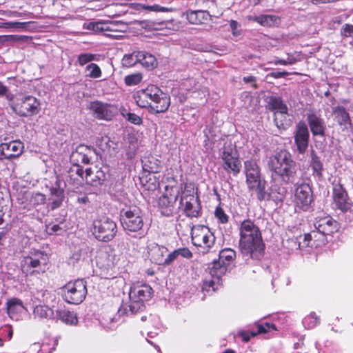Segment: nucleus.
Returning <instances> with one entry per match:
<instances>
[{"mask_svg": "<svg viewBox=\"0 0 353 353\" xmlns=\"http://www.w3.org/2000/svg\"><path fill=\"white\" fill-rule=\"evenodd\" d=\"M181 256L185 259H190L192 256V253L187 248H182L175 250L167 256V263L171 264L174 260Z\"/></svg>", "mask_w": 353, "mask_h": 353, "instance_id": "72a5a7b5", "label": "nucleus"}, {"mask_svg": "<svg viewBox=\"0 0 353 353\" xmlns=\"http://www.w3.org/2000/svg\"><path fill=\"white\" fill-rule=\"evenodd\" d=\"M243 80L245 83H249L254 82L255 78L253 76H248L243 77Z\"/></svg>", "mask_w": 353, "mask_h": 353, "instance_id": "6e6d98bb", "label": "nucleus"}, {"mask_svg": "<svg viewBox=\"0 0 353 353\" xmlns=\"http://www.w3.org/2000/svg\"><path fill=\"white\" fill-rule=\"evenodd\" d=\"M191 237L192 243L208 252L215 243V236L210 228L205 225H197L192 228Z\"/></svg>", "mask_w": 353, "mask_h": 353, "instance_id": "1a4fd4ad", "label": "nucleus"}, {"mask_svg": "<svg viewBox=\"0 0 353 353\" xmlns=\"http://www.w3.org/2000/svg\"><path fill=\"white\" fill-rule=\"evenodd\" d=\"M149 168H150V172H157L158 169H159V163H157L155 165L151 166Z\"/></svg>", "mask_w": 353, "mask_h": 353, "instance_id": "e2e57ef3", "label": "nucleus"}, {"mask_svg": "<svg viewBox=\"0 0 353 353\" xmlns=\"http://www.w3.org/2000/svg\"><path fill=\"white\" fill-rule=\"evenodd\" d=\"M152 289L147 284H134L130 290V310L137 313L144 308L143 303L148 301L152 296Z\"/></svg>", "mask_w": 353, "mask_h": 353, "instance_id": "0eeeda50", "label": "nucleus"}, {"mask_svg": "<svg viewBox=\"0 0 353 353\" xmlns=\"http://www.w3.org/2000/svg\"><path fill=\"white\" fill-rule=\"evenodd\" d=\"M248 19L255 21L265 27H272L281 23V18L273 14H261L259 16H249Z\"/></svg>", "mask_w": 353, "mask_h": 353, "instance_id": "cd10ccee", "label": "nucleus"}, {"mask_svg": "<svg viewBox=\"0 0 353 353\" xmlns=\"http://www.w3.org/2000/svg\"><path fill=\"white\" fill-rule=\"evenodd\" d=\"M92 54H81L79 56L78 61L81 65H83L94 59Z\"/></svg>", "mask_w": 353, "mask_h": 353, "instance_id": "09e8293b", "label": "nucleus"}, {"mask_svg": "<svg viewBox=\"0 0 353 353\" xmlns=\"http://www.w3.org/2000/svg\"><path fill=\"white\" fill-rule=\"evenodd\" d=\"M221 159L223 161V168L228 173H232L233 175L236 176L240 172L241 163L234 145L230 144L223 147Z\"/></svg>", "mask_w": 353, "mask_h": 353, "instance_id": "ddd939ff", "label": "nucleus"}, {"mask_svg": "<svg viewBox=\"0 0 353 353\" xmlns=\"http://www.w3.org/2000/svg\"><path fill=\"white\" fill-rule=\"evenodd\" d=\"M341 35L342 37L353 38V25L345 23L341 28Z\"/></svg>", "mask_w": 353, "mask_h": 353, "instance_id": "49530a36", "label": "nucleus"}, {"mask_svg": "<svg viewBox=\"0 0 353 353\" xmlns=\"http://www.w3.org/2000/svg\"><path fill=\"white\" fill-rule=\"evenodd\" d=\"M34 315L40 319H51L53 317V311L46 305H37L34 309Z\"/></svg>", "mask_w": 353, "mask_h": 353, "instance_id": "4c0bfd02", "label": "nucleus"}, {"mask_svg": "<svg viewBox=\"0 0 353 353\" xmlns=\"http://www.w3.org/2000/svg\"><path fill=\"white\" fill-rule=\"evenodd\" d=\"M270 169L281 177L286 183L294 181L296 174V165L291 154L286 150H281L272 156L268 163Z\"/></svg>", "mask_w": 353, "mask_h": 353, "instance_id": "7ed1b4c3", "label": "nucleus"}, {"mask_svg": "<svg viewBox=\"0 0 353 353\" xmlns=\"http://www.w3.org/2000/svg\"><path fill=\"white\" fill-rule=\"evenodd\" d=\"M4 223V213L2 209L0 208V226H1Z\"/></svg>", "mask_w": 353, "mask_h": 353, "instance_id": "052dcab7", "label": "nucleus"}, {"mask_svg": "<svg viewBox=\"0 0 353 353\" xmlns=\"http://www.w3.org/2000/svg\"><path fill=\"white\" fill-rule=\"evenodd\" d=\"M8 92V88L1 82H0V96L5 95Z\"/></svg>", "mask_w": 353, "mask_h": 353, "instance_id": "5fc2aeb1", "label": "nucleus"}, {"mask_svg": "<svg viewBox=\"0 0 353 353\" xmlns=\"http://www.w3.org/2000/svg\"><path fill=\"white\" fill-rule=\"evenodd\" d=\"M121 223L123 228L130 232H137L143 226L141 210L136 206L123 209L121 212Z\"/></svg>", "mask_w": 353, "mask_h": 353, "instance_id": "f8f14e48", "label": "nucleus"}, {"mask_svg": "<svg viewBox=\"0 0 353 353\" xmlns=\"http://www.w3.org/2000/svg\"><path fill=\"white\" fill-rule=\"evenodd\" d=\"M180 206L187 216L196 217L201 210V205L198 197L195 196L191 190L185 188L181 197Z\"/></svg>", "mask_w": 353, "mask_h": 353, "instance_id": "f3484780", "label": "nucleus"}, {"mask_svg": "<svg viewBox=\"0 0 353 353\" xmlns=\"http://www.w3.org/2000/svg\"><path fill=\"white\" fill-rule=\"evenodd\" d=\"M6 139H7V137L1 134V132L0 131V141L6 140Z\"/></svg>", "mask_w": 353, "mask_h": 353, "instance_id": "338daca9", "label": "nucleus"}, {"mask_svg": "<svg viewBox=\"0 0 353 353\" xmlns=\"http://www.w3.org/2000/svg\"><path fill=\"white\" fill-rule=\"evenodd\" d=\"M239 248L244 257L259 260L263 255L264 244L259 228L250 219L239 227Z\"/></svg>", "mask_w": 353, "mask_h": 353, "instance_id": "f257e3e1", "label": "nucleus"}, {"mask_svg": "<svg viewBox=\"0 0 353 353\" xmlns=\"http://www.w3.org/2000/svg\"><path fill=\"white\" fill-rule=\"evenodd\" d=\"M294 203L296 208L307 210L313 201L312 189L306 183H297L295 185Z\"/></svg>", "mask_w": 353, "mask_h": 353, "instance_id": "2eb2a0df", "label": "nucleus"}, {"mask_svg": "<svg viewBox=\"0 0 353 353\" xmlns=\"http://www.w3.org/2000/svg\"><path fill=\"white\" fill-rule=\"evenodd\" d=\"M23 144L21 141H12L0 144V159H12L19 157L23 152Z\"/></svg>", "mask_w": 353, "mask_h": 353, "instance_id": "aec40b11", "label": "nucleus"}, {"mask_svg": "<svg viewBox=\"0 0 353 353\" xmlns=\"http://www.w3.org/2000/svg\"><path fill=\"white\" fill-rule=\"evenodd\" d=\"M288 72H285V71H283V72H273L271 73V76L274 78H276V79H278V78H281V77H284L287 75H288Z\"/></svg>", "mask_w": 353, "mask_h": 353, "instance_id": "864d4df0", "label": "nucleus"}, {"mask_svg": "<svg viewBox=\"0 0 353 353\" xmlns=\"http://www.w3.org/2000/svg\"><path fill=\"white\" fill-rule=\"evenodd\" d=\"M276 64H281V65H288L286 59H279L275 62Z\"/></svg>", "mask_w": 353, "mask_h": 353, "instance_id": "69168bd1", "label": "nucleus"}, {"mask_svg": "<svg viewBox=\"0 0 353 353\" xmlns=\"http://www.w3.org/2000/svg\"><path fill=\"white\" fill-rule=\"evenodd\" d=\"M270 327H272V329H275L274 325H270L268 323H266L264 325H260L258 327V332L259 333H266L270 330Z\"/></svg>", "mask_w": 353, "mask_h": 353, "instance_id": "603ef678", "label": "nucleus"}, {"mask_svg": "<svg viewBox=\"0 0 353 353\" xmlns=\"http://www.w3.org/2000/svg\"><path fill=\"white\" fill-rule=\"evenodd\" d=\"M309 126L313 135L324 136L325 125L322 118L314 113L307 115Z\"/></svg>", "mask_w": 353, "mask_h": 353, "instance_id": "393cba45", "label": "nucleus"}, {"mask_svg": "<svg viewBox=\"0 0 353 353\" xmlns=\"http://www.w3.org/2000/svg\"><path fill=\"white\" fill-rule=\"evenodd\" d=\"M46 200V196L41 193H34L31 195L30 203L32 205H39L43 204Z\"/></svg>", "mask_w": 353, "mask_h": 353, "instance_id": "c03bdc74", "label": "nucleus"}, {"mask_svg": "<svg viewBox=\"0 0 353 353\" xmlns=\"http://www.w3.org/2000/svg\"><path fill=\"white\" fill-rule=\"evenodd\" d=\"M168 253V249L164 247L159 245L155 243H150L148 245V257L152 263L158 265H169L170 263H167V257H165Z\"/></svg>", "mask_w": 353, "mask_h": 353, "instance_id": "412c9836", "label": "nucleus"}, {"mask_svg": "<svg viewBox=\"0 0 353 353\" xmlns=\"http://www.w3.org/2000/svg\"><path fill=\"white\" fill-rule=\"evenodd\" d=\"M230 28L232 30H235L238 26V22L234 20H232L230 23Z\"/></svg>", "mask_w": 353, "mask_h": 353, "instance_id": "13d9d810", "label": "nucleus"}, {"mask_svg": "<svg viewBox=\"0 0 353 353\" xmlns=\"http://www.w3.org/2000/svg\"><path fill=\"white\" fill-rule=\"evenodd\" d=\"M143 79L142 74L140 72L134 73L132 74L127 75L125 77V83L127 85L131 86V85H135L139 83Z\"/></svg>", "mask_w": 353, "mask_h": 353, "instance_id": "a19ab883", "label": "nucleus"}, {"mask_svg": "<svg viewBox=\"0 0 353 353\" xmlns=\"http://www.w3.org/2000/svg\"><path fill=\"white\" fill-rule=\"evenodd\" d=\"M333 114L334 120L339 125L342 126L343 129H350L352 127L351 119L349 113L343 107L337 106L333 108Z\"/></svg>", "mask_w": 353, "mask_h": 353, "instance_id": "bb28decb", "label": "nucleus"}, {"mask_svg": "<svg viewBox=\"0 0 353 353\" xmlns=\"http://www.w3.org/2000/svg\"><path fill=\"white\" fill-rule=\"evenodd\" d=\"M140 25L143 27V28H150V25H149V23L148 21H141L140 22Z\"/></svg>", "mask_w": 353, "mask_h": 353, "instance_id": "0e129e2a", "label": "nucleus"}, {"mask_svg": "<svg viewBox=\"0 0 353 353\" xmlns=\"http://www.w3.org/2000/svg\"><path fill=\"white\" fill-rule=\"evenodd\" d=\"M286 61H287L288 65H292V64L295 63L297 61V60L293 57H288L286 59Z\"/></svg>", "mask_w": 353, "mask_h": 353, "instance_id": "bf43d9fd", "label": "nucleus"}, {"mask_svg": "<svg viewBox=\"0 0 353 353\" xmlns=\"http://www.w3.org/2000/svg\"><path fill=\"white\" fill-rule=\"evenodd\" d=\"M77 201L80 203H86L88 201V198L87 196L78 197Z\"/></svg>", "mask_w": 353, "mask_h": 353, "instance_id": "4d7b16f0", "label": "nucleus"}, {"mask_svg": "<svg viewBox=\"0 0 353 353\" xmlns=\"http://www.w3.org/2000/svg\"><path fill=\"white\" fill-rule=\"evenodd\" d=\"M86 71L88 72L87 76L97 79L101 76V70L96 63H90L86 67Z\"/></svg>", "mask_w": 353, "mask_h": 353, "instance_id": "79ce46f5", "label": "nucleus"}, {"mask_svg": "<svg viewBox=\"0 0 353 353\" xmlns=\"http://www.w3.org/2000/svg\"><path fill=\"white\" fill-rule=\"evenodd\" d=\"M150 104V112H165L170 105V97L158 87L150 85L146 88Z\"/></svg>", "mask_w": 353, "mask_h": 353, "instance_id": "6e6552de", "label": "nucleus"}, {"mask_svg": "<svg viewBox=\"0 0 353 353\" xmlns=\"http://www.w3.org/2000/svg\"><path fill=\"white\" fill-rule=\"evenodd\" d=\"M91 231L97 240L109 242L115 237L117 226L111 219L107 216H99L93 221Z\"/></svg>", "mask_w": 353, "mask_h": 353, "instance_id": "423d86ee", "label": "nucleus"}, {"mask_svg": "<svg viewBox=\"0 0 353 353\" xmlns=\"http://www.w3.org/2000/svg\"><path fill=\"white\" fill-rule=\"evenodd\" d=\"M63 189L60 187L58 181L56 182L55 186L50 188V195L48 199V205L52 210H54L61 205L64 199Z\"/></svg>", "mask_w": 353, "mask_h": 353, "instance_id": "a878e982", "label": "nucleus"}, {"mask_svg": "<svg viewBox=\"0 0 353 353\" xmlns=\"http://www.w3.org/2000/svg\"><path fill=\"white\" fill-rule=\"evenodd\" d=\"M241 336L243 337V340L245 341V342H248L250 339V336H249L247 333L245 332H242L241 333Z\"/></svg>", "mask_w": 353, "mask_h": 353, "instance_id": "680f3d73", "label": "nucleus"}, {"mask_svg": "<svg viewBox=\"0 0 353 353\" xmlns=\"http://www.w3.org/2000/svg\"><path fill=\"white\" fill-rule=\"evenodd\" d=\"M6 305L9 316L15 320L18 319L19 314L25 309L22 301L17 298L9 299L6 303Z\"/></svg>", "mask_w": 353, "mask_h": 353, "instance_id": "c85d7f7f", "label": "nucleus"}, {"mask_svg": "<svg viewBox=\"0 0 353 353\" xmlns=\"http://www.w3.org/2000/svg\"><path fill=\"white\" fill-rule=\"evenodd\" d=\"M270 110L274 112H280L281 111H288L286 105L283 102L281 98L271 97L268 101Z\"/></svg>", "mask_w": 353, "mask_h": 353, "instance_id": "e433bc0d", "label": "nucleus"}, {"mask_svg": "<svg viewBox=\"0 0 353 353\" xmlns=\"http://www.w3.org/2000/svg\"><path fill=\"white\" fill-rule=\"evenodd\" d=\"M49 258L47 254L39 250L30 252L29 255L25 256L22 261V270L26 273L44 272L48 263Z\"/></svg>", "mask_w": 353, "mask_h": 353, "instance_id": "9b49d317", "label": "nucleus"}, {"mask_svg": "<svg viewBox=\"0 0 353 353\" xmlns=\"http://www.w3.org/2000/svg\"><path fill=\"white\" fill-rule=\"evenodd\" d=\"M214 214L216 219L222 223H226L228 221V216L225 213L221 207H217L215 210Z\"/></svg>", "mask_w": 353, "mask_h": 353, "instance_id": "de8ad7c7", "label": "nucleus"}, {"mask_svg": "<svg viewBox=\"0 0 353 353\" xmlns=\"http://www.w3.org/2000/svg\"><path fill=\"white\" fill-rule=\"evenodd\" d=\"M288 111L274 112V121L276 127L280 130H285L290 125L289 120L287 119Z\"/></svg>", "mask_w": 353, "mask_h": 353, "instance_id": "c9c22d12", "label": "nucleus"}, {"mask_svg": "<svg viewBox=\"0 0 353 353\" xmlns=\"http://www.w3.org/2000/svg\"><path fill=\"white\" fill-rule=\"evenodd\" d=\"M246 183L249 189L254 190L257 199L260 201L268 199L269 195L265 191V181L261 180L260 171L254 161L248 160L244 162Z\"/></svg>", "mask_w": 353, "mask_h": 353, "instance_id": "20e7f679", "label": "nucleus"}, {"mask_svg": "<svg viewBox=\"0 0 353 353\" xmlns=\"http://www.w3.org/2000/svg\"><path fill=\"white\" fill-rule=\"evenodd\" d=\"M138 58L137 52H134L130 54L125 55L123 58V64L125 66L130 67L139 62L136 59Z\"/></svg>", "mask_w": 353, "mask_h": 353, "instance_id": "37998d69", "label": "nucleus"}, {"mask_svg": "<svg viewBox=\"0 0 353 353\" xmlns=\"http://www.w3.org/2000/svg\"><path fill=\"white\" fill-rule=\"evenodd\" d=\"M64 229L58 224H48L46 226V232L48 234H61L63 232Z\"/></svg>", "mask_w": 353, "mask_h": 353, "instance_id": "a18cd8bd", "label": "nucleus"}, {"mask_svg": "<svg viewBox=\"0 0 353 353\" xmlns=\"http://www.w3.org/2000/svg\"><path fill=\"white\" fill-rule=\"evenodd\" d=\"M314 225L316 231L314 230L310 233L305 234L303 237V243L299 242V248L301 247L312 246V245H310V243L313 238L317 237L318 234L322 236V241H323L325 235L331 234L337 230L336 222L329 216L316 218Z\"/></svg>", "mask_w": 353, "mask_h": 353, "instance_id": "39448f33", "label": "nucleus"}, {"mask_svg": "<svg viewBox=\"0 0 353 353\" xmlns=\"http://www.w3.org/2000/svg\"><path fill=\"white\" fill-rule=\"evenodd\" d=\"M134 99L135 100L136 103L139 107L144 108H147L150 109V104L148 99L146 88L138 90L134 94Z\"/></svg>", "mask_w": 353, "mask_h": 353, "instance_id": "f704fd0d", "label": "nucleus"}, {"mask_svg": "<svg viewBox=\"0 0 353 353\" xmlns=\"http://www.w3.org/2000/svg\"><path fill=\"white\" fill-rule=\"evenodd\" d=\"M3 41L7 42L23 41V38L22 37H19L17 35H6L3 36Z\"/></svg>", "mask_w": 353, "mask_h": 353, "instance_id": "3c124183", "label": "nucleus"}, {"mask_svg": "<svg viewBox=\"0 0 353 353\" xmlns=\"http://www.w3.org/2000/svg\"><path fill=\"white\" fill-rule=\"evenodd\" d=\"M236 258V252L230 248H225L220 251L218 260H214L208 267L209 273L212 276L210 281H206L203 287V290L208 292L212 288V291L218 289L221 285L220 279L223 276L230 265Z\"/></svg>", "mask_w": 353, "mask_h": 353, "instance_id": "f03ea898", "label": "nucleus"}, {"mask_svg": "<svg viewBox=\"0 0 353 353\" xmlns=\"http://www.w3.org/2000/svg\"><path fill=\"white\" fill-rule=\"evenodd\" d=\"M93 150L85 145H79L70 155V161L72 164L80 165L81 163L88 164L90 162Z\"/></svg>", "mask_w": 353, "mask_h": 353, "instance_id": "5701e85b", "label": "nucleus"}, {"mask_svg": "<svg viewBox=\"0 0 353 353\" xmlns=\"http://www.w3.org/2000/svg\"><path fill=\"white\" fill-rule=\"evenodd\" d=\"M103 24L101 23H90L88 28V29H92L93 30H108L109 33L107 34V36L115 39H119L123 38L125 37V33L123 31L117 30L112 27L113 24L110 23L109 26H107L105 28L103 27Z\"/></svg>", "mask_w": 353, "mask_h": 353, "instance_id": "c756f323", "label": "nucleus"}, {"mask_svg": "<svg viewBox=\"0 0 353 353\" xmlns=\"http://www.w3.org/2000/svg\"><path fill=\"white\" fill-rule=\"evenodd\" d=\"M85 172V179L92 185L101 184L105 180V174L101 170H97L94 173L91 168H87Z\"/></svg>", "mask_w": 353, "mask_h": 353, "instance_id": "7c9ffc66", "label": "nucleus"}, {"mask_svg": "<svg viewBox=\"0 0 353 353\" xmlns=\"http://www.w3.org/2000/svg\"><path fill=\"white\" fill-rule=\"evenodd\" d=\"M88 108L95 117L107 121L111 120L117 112L116 106L97 101L90 103Z\"/></svg>", "mask_w": 353, "mask_h": 353, "instance_id": "a211bd4d", "label": "nucleus"}, {"mask_svg": "<svg viewBox=\"0 0 353 353\" xmlns=\"http://www.w3.org/2000/svg\"><path fill=\"white\" fill-rule=\"evenodd\" d=\"M119 255L114 251L99 250L96 256L97 265L103 271H108L118 264Z\"/></svg>", "mask_w": 353, "mask_h": 353, "instance_id": "6ab92c4d", "label": "nucleus"}, {"mask_svg": "<svg viewBox=\"0 0 353 353\" xmlns=\"http://www.w3.org/2000/svg\"><path fill=\"white\" fill-rule=\"evenodd\" d=\"M137 55L138 58L136 60L144 67L153 68L157 65V59L153 55L145 52H137Z\"/></svg>", "mask_w": 353, "mask_h": 353, "instance_id": "2f4dec72", "label": "nucleus"}, {"mask_svg": "<svg viewBox=\"0 0 353 353\" xmlns=\"http://www.w3.org/2000/svg\"><path fill=\"white\" fill-rule=\"evenodd\" d=\"M223 353H234V352L231 350H227Z\"/></svg>", "mask_w": 353, "mask_h": 353, "instance_id": "774afa93", "label": "nucleus"}, {"mask_svg": "<svg viewBox=\"0 0 353 353\" xmlns=\"http://www.w3.org/2000/svg\"><path fill=\"white\" fill-rule=\"evenodd\" d=\"M40 109V101L36 97L31 95L17 99L13 105L14 111L23 117H30L37 114Z\"/></svg>", "mask_w": 353, "mask_h": 353, "instance_id": "4468645a", "label": "nucleus"}, {"mask_svg": "<svg viewBox=\"0 0 353 353\" xmlns=\"http://www.w3.org/2000/svg\"><path fill=\"white\" fill-rule=\"evenodd\" d=\"M333 200L336 206L343 212L350 208L347 194L341 185L334 186L333 189Z\"/></svg>", "mask_w": 353, "mask_h": 353, "instance_id": "b1692460", "label": "nucleus"}, {"mask_svg": "<svg viewBox=\"0 0 353 353\" xmlns=\"http://www.w3.org/2000/svg\"><path fill=\"white\" fill-rule=\"evenodd\" d=\"M126 119L128 121L135 125H141L142 123V119L134 113H128Z\"/></svg>", "mask_w": 353, "mask_h": 353, "instance_id": "8fccbe9b", "label": "nucleus"}, {"mask_svg": "<svg viewBox=\"0 0 353 353\" xmlns=\"http://www.w3.org/2000/svg\"><path fill=\"white\" fill-rule=\"evenodd\" d=\"M165 192L159 199V208L161 213L165 216H170L174 209V204L178 197L177 188L166 185Z\"/></svg>", "mask_w": 353, "mask_h": 353, "instance_id": "dca6fc26", "label": "nucleus"}, {"mask_svg": "<svg viewBox=\"0 0 353 353\" xmlns=\"http://www.w3.org/2000/svg\"><path fill=\"white\" fill-rule=\"evenodd\" d=\"M84 171L80 165L72 164L68 170V176L73 181H79V179H84Z\"/></svg>", "mask_w": 353, "mask_h": 353, "instance_id": "58836bf2", "label": "nucleus"}, {"mask_svg": "<svg viewBox=\"0 0 353 353\" xmlns=\"http://www.w3.org/2000/svg\"><path fill=\"white\" fill-rule=\"evenodd\" d=\"M311 166L312 168L314 174H315L316 176L319 178L323 176V164L319 160V157L314 154H312Z\"/></svg>", "mask_w": 353, "mask_h": 353, "instance_id": "ea45409f", "label": "nucleus"}, {"mask_svg": "<svg viewBox=\"0 0 353 353\" xmlns=\"http://www.w3.org/2000/svg\"><path fill=\"white\" fill-rule=\"evenodd\" d=\"M295 143L299 153H304L308 146L309 132L304 123H299L294 134Z\"/></svg>", "mask_w": 353, "mask_h": 353, "instance_id": "4be33fe9", "label": "nucleus"}, {"mask_svg": "<svg viewBox=\"0 0 353 353\" xmlns=\"http://www.w3.org/2000/svg\"><path fill=\"white\" fill-rule=\"evenodd\" d=\"M87 288L83 280H77L68 283L63 288V299L69 303H81L85 298Z\"/></svg>", "mask_w": 353, "mask_h": 353, "instance_id": "9d476101", "label": "nucleus"}, {"mask_svg": "<svg viewBox=\"0 0 353 353\" xmlns=\"http://www.w3.org/2000/svg\"><path fill=\"white\" fill-rule=\"evenodd\" d=\"M59 319L69 325H76L78 322L77 316L73 312L63 309L57 312Z\"/></svg>", "mask_w": 353, "mask_h": 353, "instance_id": "473e14b6", "label": "nucleus"}]
</instances>
